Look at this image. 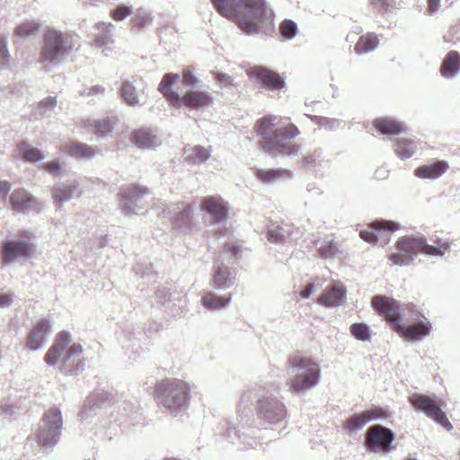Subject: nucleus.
I'll return each mask as SVG.
<instances>
[{
  "mask_svg": "<svg viewBox=\"0 0 460 460\" xmlns=\"http://www.w3.org/2000/svg\"><path fill=\"white\" fill-rule=\"evenodd\" d=\"M40 29V24L35 21H27L20 23L14 31V36L22 39L34 35Z\"/></svg>",
  "mask_w": 460,
  "mask_h": 460,
  "instance_id": "e433bc0d",
  "label": "nucleus"
},
{
  "mask_svg": "<svg viewBox=\"0 0 460 460\" xmlns=\"http://www.w3.org/2000/svg\"><path fill=\"white\" fill-rule=\"evenodd\" d=\"M409 402L416 410L422 411L429 418L441 424L446 429H452L450 421L441 410L442 401L425 394H413L409 397Z\"/></svg>",
  "mask_w": 460,
  "mask_h": 460,
  "instance_id": "1a4fd4ad",
  "label": "nucleus"
},
{
  "mask_svg": "<svg viewBox=\"0 0 460 460\" xmlns=\"http://www.w3.org/2000/svg\"><path fill=\"white\" fill-rule=\"evenodd\" d=\"M440 7V0H428V13L432 14L436 13Z\"/></svg>",
  "mask_w": 460,
  "mask_h": 460,
  "instance_id": "6e6d98bb",
  "label": "nucleus"
},
{
  "mask_svg": "<svg viewBox=\"0 0 460 460\" xmlns=\"http://www.w3.org/2000/svg\"><path fill=\"white\" fill-rule=\"evenodd\" d=\"M11 301H12L11 295H8V294L0 295V307L8 305Z\"/></svg>",
  "mask_w": 460,
  "mask_h": 460,
  "instance_id": "13d9d810",
  "label": "nucleus"
},
{
  "mask_svg": "<svg viewBox=\"0 0 460 460\" xmlns=\"http://www.w3.org/2000/svg\"><path fill=\"white\" fill-rule=\"evenodd\" d=\"M460 68V54L457 51H450L444 58L440 72L446 77L456 75Z\"/></svg>",
  "mask_w": 460,
  "mask_h": 460,
  "instance_id": "cd10ccee",
  "label": "nucleus"
},
{
  "mask_svg": "<svg viewBox=\"0 0 460 460\" xmlns=\"http://www.w3.org/2000/svg\"><path fill=\"white\" fill-rule=\"evenodd\" d=\"M256 178L263 183H272L280 180L292 178V172L288 169H258Z\"/></svg>",
  "mask_w": 460,
  "mask_h": 460,
  "instance_id": "393cba45",
  "label": "nucleus"
},
{
  "mask_svg": "<svg viewBox=\"0 0 460 460\" xmlns=\"http://www.w3.org/2000/svg\"><path fill=\"white\" fill-rule=\"evenodd\" d=\"M371 4L379 12L387 11L391 5L389 0H372Z\"/></svg>",
  "mask_w": 460,
  "mask_h": 460,
  "instance_id": "3c124183",
  "label": "nucleus"
},
{
  "mask_svg": "<svg viewBox=\"0 0 460 460\" xmlns=\"http://www.w3.org/2000/svg\"><path fill=\"white\" fill-rule=\"evenodd\" d=\"M345 294V290L337 286L326 289L318 298V303L325 306L338 305Z\"/></svg>",
  "mask_w": 460,
  "mask_h": 460,
  "instance_id": "c756f323",
  "label": "nucleus"
},
{
  "mask_svg": "<svg viewBox=\"0 0 460 460\" xmlns=\"http://www.w3.org/2000/svg\"><path fill=\"white\" fill-rule=\"evenodd\" d=\"M73 48L72 35L54 29H48L44 34L40 59L50 63L55 62L71 52Z\"/></svg>",
  "mask_w": 460,
  "mask_h": 460,
  "instance_id": "6e6552de",
  "label": "nucleus"
},
{
  "mask_svg": "<svg viewBox=\"0 0 460 460\" xmlns=\"http://www.w3.org/2000/svg\"><path fill=\"white\" fill-rule=\"evenodd\" d=\"M61 423V414L58 409H50L46 412L38 434V439L42 446H51L58 442Z\"/></svg>",
  "mask_w": 460,
  "mask_h": 460,
  "instance_id": "f8f14e48",
  "label": "nucleus"
},
{
  "mask_svg": "<svg viewBox=\"0 0 460 460\" xmlns=\"http://www.w3.org/2000/svg\"><path fill=\"white\" fill-rule=\"evenodd\" d=\"M449 169V164L444 160H438L430 164H422L414 170V175L420 179L436 180Z\"/></svg>",
  "mask_w": 460,
  "mask_h": 460,
  "instance_id": "aec40b11",
  "label": "nucleus"
},
{
  "mask_svg": "<svg viewBox=\"0 0 460 460\" xmlns=\"http://www.w3.org/2000/svg\"><path fill=\"white\" fill-rule=\"evenodd\" d=\"M9 54L6 49L4 40L0 39V64L4 65L8 62Z\"/></svg>",
  "mask_w": 460,
  "mask_h": 460,
  "instance_id": "09e8293b",
  "label": "nucleus"
},
{
  "mask_svg": "<svg viewBox=\"0 0 460 460\" xmlns=\"http://www.w3.org/2000/svg\"><path fill=\"white\" fill-rule=\"evenodd\" d=\"M154 398L159 405L177 410L189 401L190 386L181 379H163L155 385Z\"/></svg>",
  "mask_w": 460,
  "mask_h": 460,
  "instance_id": "39448f33",
  "label": "nucleus"
},
{
  "mask_svg": "<svg viewBox=\"0 0 460 460\" xmlns=\"http://www.w3.org/2000/svg\"><path fill=\"white\" fill-rule=\"evenodd\" d=\"M366 440L367 447L372 451L389 452L394 434L389 429L376 425L367 430Z\"/></svg>",
  "mask_w": 460,
  "mask_h": 460,
  "instance_id": "2eb2a0df",
  "label": "nucleus"
},
{
  "mask_svg": "<svg viewBox=\"0 0 460 460\" xmlns=\"http://www.w3.org/2000/svg\"><path fill=\"white\" fill-rule=\"evenodd\" d=\"M83 352V348L80 344H72L66 351V358H70L75 356H78Z\"/></svg>",
  "mask_w": 460,
  "mask_h": 460,
  "instance_id": "603ef678",
  "label": "nucleus"
},
{
  "mask_svg": "<svg viewBox=\"0 0 460 460\" xmlns=\"http://www.w3.org/2000/svg\"><path fill=\"white\" fill-rule=\"evenodd\" d=\"M261 148L270 155H292L297 154L300 150V145L294 143H280L278 140L273 143H262Z\"/></svg>",
  "mask_w": 460,
  "mask_h": 460,
  "instance_id": "5701e85b",
  "label": "nucleus"
},
{
  "mask_svg": "<svg viewBox=\"0 0 460 460\" xmlns=\"http://www.w3.org/2000/svg\"><path fill=\"white\" fill-rule=\"evenodd\" d=\"M43 169L51 174L58 175L61 169V164L58 160H53L45 164Z\"/></svg>",
  "mask_w": 460,
  "mask_h": 460,
  "instance_id": "de8ad7c7",
  "label": "nucleus"
},
{
  "mask_svg": "<svg viewBox=\"0 0 460 460\" xmlns=\"http://www.w3.org/2000/svg\"><path fill=\"white\" fill-rule=\"evenodd\" d=\"M22 240H7L1 244V260L4 264L13 263L19 258H30L33 254V244L30 243L31 234L22 231Z\"/></svg>",
  "mask_w": 460,
  "mask_h": 460,
  "instance_id": "9d476101",
  "label": "nucleus"
},
{
  "mask_svg": "<svg viewBox=\"0 0 460 460\" xmlns=\"http://www.w3.org/2000/svg\"><path fill=\"white\" fill-rule=\"evenodd\" d=\"M96 27L99 30H102L103 31L109 32L112 27L111 23H106V22H99Z\"/></svg>",
  "mask_w": 460,
  "mask_h": 460,
  "instance_id": "052dcab7",
  "label": "nucleus"
},
{
  "mask_svg": "<svg viewBox=\"0 0 460 460\" xmlns=\"http://www.w3.org/2000/svg\"><path fill=\"white\" fill-rule=\"evenodd\" d=\"M69 342L70 334L66 331L59 332L56 335L53 344L50 346V348L45 354V362L49 365L57 364L65 348L67 346Z\"/></svg>",
  "mask_w": 460,
  "mask_h": 460,
  "instance_id": "412c9836",
  "label": "nucleus"
},
{
  "mask_svg": "<svg viewBox=\"0 0 460 460\" xmlns=\"http://www.w3.org/2000/svg\"><path fill=\"white\" fill-rule=\"evenodd\" d=\"M111 41L112 40L108 34H103V35L96 36L94 39L93 44L95 47L101 48V47L108 45Z\"/></svg>",
  "mask_w": 460,
  "mask_h": 460,
  "instance_id": "8fccbe9b",
  "label": "nucleus"
},
{
  "mask_svg": "<svg viewBox=\"0 0 460 460\" xmlns=\"http://www.w3.org/2000/svg\"><path fill=\"white\" fill-rule=\"evenodd\" d=\"M17 155L29 163H36L44 158L42 152L31 146L27 142H21L16 146Z\"/></svg>",
  "mask_w": 460,
  "mask_h": 460,
  "instance_id": "c85d7f7f",
  "label": "nucleus"
},
{
  "mask_svg": "<svg viewBox=\"0 0 460 460\" xmlns=\"http://www.w3.org/2000/svg\"><path fill=\"white\" fill-rule=\"evenodd\" d=\"M10 203L12 208L16 212L25 213L31 208L38 210L40 208L36 199L24 189L15 190L11 195Z\"/></svg>",
  "mask_w": 460,
  "mask_h": 460,
  "instance_id": "6ab92c4d",
  "label": "nucleus"
},
{
  "mask_svg": "<svg viewBox=\"0 0 460 460\" xmlns=\"http://www.w3.org/2000/svg\"><path fill=\"white\" fill-rule=\"evenodd\" d=\"M131 13V9L126 5L118 6L111 14L114 21H122Z\"/></svg>",
  "mask_w": 460,
  "mask_h": 460,
  "instance_id": "37998d69",
  "label": "nucleus"
},
{
  "mask_svg": "<svg viewBox=\"0 0 460 460\" xmlns=\"http://www.w3.org/2000/svg\"><path fill=\"white\" fill-rule=\"evenodd\" d=\"M225 247L227 252H232L234 255H237L240 251L239 246L233 243H226Z\"/></svg>",
  "mask_w": 460,
  "mask_h": 460,
  "instance_id": "bf43d9fd",
  "label": "nucleus"
},
{
  "mask_svg": "<svg viewBox=\"0 0 460 460\" xmlns=\"http://www.w3.org/2000/svg\"><path fill=\"white\" fill-rule=\"evenodd\" d=\"M182 80L184 84L192 86L198 83V79L190 69H184L182 72Z\"/></svg>",
  "mask_w": 460,
  "mask_h": 460,
  "instance_id": "49530a36",
  "label": "nucleus"
},
{
  "mask_svg": "<svg viewBox=\"0 0 460 460\" xmlns=\"http://www.w3.org/2000/svg\"><path fill=\"white\" fill-rule=\"evenodd\" d=\"M288 367L300 372L288 382L292 392L305 391L318 384L320 367L311 358L293 355L288 358Z\"/></svg>",
  "mask_w": 460,
  "mask_h": 460,
  "instance_id": "423d86ee",
  "label": "nucleus"
},
{
  "mask_svg": "<svg viewBox=\"0 0 460 460\" xmlns=\"http://www.w3.org/2000/svg\"><path fill=\"white\" fill-rule=\"evenodd\" d=\"M230 275L226 267L223 265L217 266L212 277L213 285L219 288H229L232 285Z\"/></svg>",
  "mask_w": 460,
  "mask_h": 460,
  "instance_id": "72a5a7b5",
  "label": "nucleus"
},
{
  "mask_svg": "<svg viewBox=\"0 0 460 460\" xmlns=\"http://www.w3.org/2000/svg\"><path fill=\"white\" fill-rule=\"evenodd\" d=\"M224 17L234 21L247 34L259 32L265 23L268 12L264 0H211Z\"/></svg>",
  "mask_w": 460,
  "mask_h": 460,
  "instance_id": "f257e3e1",
  "label": "nucleus"
},
{
  "mask_svg": "<svg viewBox=\"0 0 460 460\" xmlns=\"http://www.w3.org/2000/svg\"><path fill=\"white\" fill-rule=\"evenodd\" d=\"M317 251L323 259L332 258L341 252L338 243L333 240L324 241L318 246Z\"/></svg>",
  "mask_w": 460,
  "mask_h": 460,
  "instance_id": "58836bf2",
  "label": "nucleus"
},
{
  "mask_svg": "<svg viewBox=\"0 0 460 460\" xmlns=\"http://www.w3.org/2000/svg\"><path fill=\"white\" fill-rule=\"evenodd\" d=\"M394 151L402 159L410 158L416 151V145L411 139L399 138L395 141Z\"/></svg>",
  "mask_w": 460,
  "mask_h": 460,
  "instance_id": "473e14b6",
  "label": "nucleus"
},
{
  "mask_svg": "<svg viewBox=\"0 0 460 460\" xmlns=\"http://www.w3.org/2000/svg\"><path fill=\"white\" fill-rule=\"evenodd\" d=\"M132 142L138 147L149 148L156 143L155 136L145 129L136 130L131 137Z\"/></svg>",
  "mask_w": 460,
  "mask_h": 460,
  "instance_id": "2f4dec72",
  "label": "nucleus"
},
{
  "mask_svg": "<svg viewBox=\"0 0 460 460\" xmlns=\"http://www.w3.org/2000/svg\"><path fill=\"white\" fill-rule=\"evenodd\" d=\"M350 333L359 341H368L370 339L369 327L363 323H353L350 328Z\"/></svg>",
  "mask_w": 460,
  "mask_h": 460,
  "instance_id": "ea45409f",
  "label": "nucleus"
},
{
  "mask_svg": "<svg viewBox=\"0 0 460 460\" xmlns=\"http://www.w3.org/2000/svg\"><path fill=\"white\" fill-rule=\"evenodd\" d=\"M186 159L192 164L205 162L210 156V151L205 147L196 146L185 149Z\"/></svg>",
  "mask_w": 460,
  "mask_h": 460,
  "instance_id": "c9c22d12",
  "label": "nucleus"
},
{
  "mask_svg": "<svg viewBox=\"0 0 460 460\" xmlns=\"http://www.w3.org/2000/svg\"><path fill=\"white\" fill-rule=\"evenodd\" d=\"M229 77L224 74H218L217 75V79L219 81V82H225L226 79H228Z\"/></svg>",
  "mask_w": 460,
  "mask_h": 460,
  "instance_id": "680f3d73",
  "label": "nucleus"
},
{
  "mask_svg": "<svg viewBox=\"0 0 460 460\" xmlns=\"http://www.w3.org/2000/svg\"><path fill=\"white\" fill-rule=\"evenodd\" d=\"M378 44L377 35L375 32H367L359 37L355 44L354 50L358 55L366 54L376 49Z\"/></svg>",
  "mask_w": 460,
  "mask_h": 460,
  "instance_id": "bb28decb",
  "label": "nucleus"
},
{
  "mask_svg": "<svg viewBox=\"0 0 460 460\" xmlns=\"http://www.w3.org/2000/svg\"><path fill=\"white\" fill-rule=\"evenodd\" d=\"M51 328L50 322L42 318L39 320L31 329L26 339V347L36 350L44 343L48 333Z\"/></svg>",
  "mask_w": 460,
  "mask_h": 460,
  "instance_id": "f3484780",
  "label": "nucleus"
},
{
  "mask_svg": "<svg viewBox=\"0 0 460 460\" xmlns=\"http://www.w3.org/2000/svg\"><path fill=\"white\" fill-rule=\"evenodd\" d=\"M120 96L128 105L134 106L138 103L136 89L128 81L123 83L120 89Z\"/></svg>",
  "mask_w": 460,
  "mask_h": 460,
  "instance_id": "4c0bfd02",
  "label": "nucleus"
},
{
  "mask_svg": "<svg viewBox=\"0 0 460 460\" xmlns=\"http://www.w3.org/2000/svg\"><path fill=\"white\" fill-rule=\"evenodd\" d=\"M78 183L74 182L71 185H65L60 187H55L52 190V196L55 202L62 204L65 201L69 200L75 190L77 189Z\"/></svg>",
  "mask_w": 460,
  "mask_h": 460,
  "instance_id": "f704fd0d",
  "label": "nucleus"
},
{
  "mask_svg": "<svg viewBox=\"0 0 460 460\" xmlns=\"http://www.w3.org/2000/svg\"><path fill=\"white\" fill-rule=\"evenodd\" d=\"M247 75L268 90L279 91L285 85L284 79L278 73L264 66H252L247 71Z\"/></svg>",
  "mask_w": 460,
  "mask_h": 460,
  "instance_id": "4468645a",
  "label": "nucleus"
},
{
  "mask_svg": "<svg viewBox=\"0 0 460 460\" xmlns=\"http://www.w3.org/2000/svg\"><path fill=\"white\" fill-rule=\"evenodd\" d=\"M371 306L378 315L384 317L390 328L395 332L401 321L400 303L393 297L386 296H375L371 300Z\"/></svg>",
  "mask_w": 460,
  "mask_h": 460,
  "instance_id": "9b49d317",
  "label": "nucleus"
},
{
  "mask_svg": "<svg viewBox=\"0 0 460 460\" xmlns=\"http://www.w3.org/2000/svg\"><path fill=\"white\" fill-rule=\"evenodd\" d=\"M450 245L451 243L447 240L437 239L432 245L428 244L422 237L404 235L397 239L394 252L388 258L393 265H408L420 252L429 256H442L449 250Z\"/></svg>",
  "mask_w": 460,
  "mask_h": 460,
  "instance_id": "f03ea898",
  "label": "nucleus"
},
{
  "mask_svg": "<svg viewBox=\"0 0 460 460\" xmlns=\"http://www.w3.org/2000/svg\"><path fill=\"white\" fill-rule=\"evenodd\" d=\"M386 417V411L381 407H374L350 416L344 423V429L349 432L362 429L371 420Z\"/></svg>",
  "mask_w": 460,
  "mask_h": 460,
  "instance_id": "dca6fc26",
  "label": "nucleus"
},
{
  "mask_svg": "<svg viewBox=\"0 0 460 460\" xmlns=\"http://www.w3.org/2000/svg\"><path fill=\"white\" fill-rule=\"evenodd\" d=\"M280 31L287 39L293 38L297 32L296 24L291 20H285L280 23Z\"/></svg>",
  "mask_w": 460,
  "mask_h": 460,
  "instance_id": "a19ab883",
  "label": "nucleus"
},
{
  "mask_svg": "<svg viewBox=\"0 0 460 460\" xmlns=\"http://www.w3.org/2000/svg\"><path fill=\"white\" fill-rule=\"evenodd\" d=\"M293 225H287L286 228L279 226H274L267 232V240L272 243H284L292 234Z\"/></svg>",
  "mask_w": 460,
  "mask_h": 460,
  "instance_id": "7c9ffc66",
  "label": "nucleus"
},
{
  "mask_svg": "<svg viewBox=\"0 0 460 460\" xmlns=\"http://www.w3.org/2000/svg\"><path fill=\"white\" fill-rule=\"evenodd\" d=\"M148 191L146 188L134 186L129 192L127 194L129 199H134L141 194H146Z\"/></svg>",
  "mask_w": 460,
  "mask_h": 460,
  "instance_id": "864d4df0",
  "label": "nucleus"
},
{
  "mask_svg": "<svg viewBox=\"0 0 460 460\" xmlns=\"http://www.w3.org/2000/svg\"><path fill=\"white\" fill-rule=\"evenodd\" d=\"M405 460H416V459H412V458H407V459H405Z\"/></svg>",
  "mask_w": 460,
  "mask_h": 460,
  "instance_id": "0e129e2a",
  "label": "nucleus"
},
{
  "mask_svg": "<svg viewBox=\"0 0 460 460\" xmlns=\"http://www.w3.org/2000/svg\"><path fill=\"white\" fill-rule=\"evenodd\" d=\"M46 102H49L50 106H54L56 103V100L49 98V99L46 100Z\"/></svg>",
  "mask_w": 460,
  "mask_h": 460,
  "instance_id": "e2e57ef3",
  "label": "nucleus"
},
{
  "mask_svg": "<svg viewBox=\"0 0 460 460\" xmlns=\"http://www.w3.org/2000/svg\"><path fill=\"white\" fill-rule=\"evenodd\" d=\"M253 130L262 140L260 142L268 143L278 139L290 140L300 135L299 128L291 122L289 118L266 115L257 119Z\"/></svg>",
  "mask_w": 460,
  "mask_h": 460,
  "instance_id": "7ed1b4c3",
  "label": "nucleus"
},
{
  "mask_svg": "<svg viewBox=\"0 0 460 460\" xmlns=\"http://www.w3.org/2000/svg\"><path fill=\"white\" fill-rule=\"evenodd\" d=\"M200 208L208 213L214 222L226 220L228 208L221 197L209 196L202 199Z\"/></svg>",
  "mask_w": 460,
  "mask_h": 460,
  "instance_id": "a211bd4d",
  "label": "nucleus"
},
{
  "mask_svg": "<svg viewBox=\"0 0 460 460\" xmlns=\"http://www.w3.org/2000/svg\"><path fill=\"white\" fill-rule=\"evenodd\" d=\"M179 78L180 76L177 74H166L158 85V91L173 107L179 108L183 105L197 110L212 103V97L204 91H188L182 97H180L172 88Z\"/></svg>",
  "mask_w": 460,
  "mask_h": 460,
  "instance_id": "20e7f679",
  "label": "nucleus"
},
{
  "mask_svg": "<svg viewBox=\"0 0 460 460\" xmlns=\"http://www.w3.org/2000/svg\"><path fill=\"white\" fill-rule=\"evenodd\" d=\"M373 126L384 135H400L405 130L404 125L391 118H379L373 121Z\"/></svg>",
  "mask_w": 460,
  "mask_h": 460,
  "instance_id": "b1692460",
  "label": "nucleus"
},
{
  "mask_svg": "<svg viewBox=\"0 0 460 460\" xmlns=\"http://www.w3.org/2000/svg\"><path fill=\"white\" fill-rule=\"evenodd\" d=\"M314 289V284H308L300 293L302 298H308Z\"/></svg>",
  "mask_w": 460,
  "mask_h": 460,
  "instance_id": "4d7b16f0",
  "label": "nucleus"
},
{
  "mask_svg": "<svg viewBox=\"0 0 460 460\" xmlns=\"http://www.w3.org/2000/svg\"><path fill=\"white\" fill-rule=\"evenodd\" d=\"M60 149L76 158H91L97 153L96 148L74 140L64 144Z\"/></svg>",
  "mask_w": 460,
  "mask_h": 460,
  "instance_id": "4be33fe9",
  "label": "nucleus"
},
{
  "mask_svg": "<svg viewBox=\"0 0 460 460\" xmlns=\"http://www.w3.org/2000/svg\"><path fill=\"white\" fill-rule=\"evenodd\" d=\"M11 190L10 182L6 181H0V195L4 200H6L7 194Z\"/></svg>",
  "mask_w": 460,
  "mask_h": 460,
  "instance_id": "5fc2aeb1",
  "label": "nucleus"
},
{
  "mask_svg": "<svg viewBox=\"0 0 460 460\" xmlns=\"http://www.w3.org/2000/svg\"><path fill=\"white\" fill-rule=\"evenodd\" d=\"M191 221V208L190 206H187L184 209L180 212L175 217V224L177 226L181 225H189Z\"/></svg>",
  "mask_w": 460,
  "mask_h": 460,
  "instance_id": "79ce46f5",
  "label": "nucleus"
},
{
  "mask_svg": "<svg viewBox=\"0 0 460 460\" xmlns=\"http://www.w3.org/2000/svg\"><path fill=\"white\" fill-rule=\"evenodd\" d=\"M110 131H111V125L107 120L100 121L93 127V133L99 136H103Z\"/></svg>",
  "mask_w": 460,
  "mask_h": 460,
  "instance_id": "c03bdc74",
  "label": "nucleus"
},
{
  "mask_svg": "<svg viewBox=\"0 0 460 460\" xmlns=\"http://www.w3.org/2000/svg\"><path fill=\"white\" fill-rule=\"evenodd\" d=\"M402 311L407 320L416 321L417 323L408 325H403L401 323L397 326L395 332L410 341H420L429 335L432 324L415 305L411 303L406 304Z\"/></svg>",
  "mask_w": 460,
  "mask_h": 460,
  "instance_id": "0eeeda50",
  "label": "nucleus"
},
{
  "mask_svg": "<svg viewBox=\"0 0 460 460\" xmlns=\"http://www.w3.org/2000/svg\"><path fill=\"white\" fill-rule=\"evenodd\" d=\"M232 300V296H219L214 292H205L201 303L208 310H220L226 307Z\"/></svg>",
  "mask_w": 460,
  "mask_h": 460,
  "instance_id": "a878e982",
  "label": "nucleus"
},
{
  "mask_svg": "<svg viewBox=\"0 0 460 460\" xmlns=\"http://www.w3.org/2000/svg\"><path fill=\"white\" fill-rule=\"evenodd\" d=\"M399 229V225L391 220L377 219L372 222L368 229L361 230L359 236L364 241L376 244L378 243H386L390 235Z\"/></svg>",
  "mask_w": 460,
  "mask_h": 460,
  "instance_id": "ddd939ff",
  "label": "nucleus"
},
{
  "mask_svg": "<svg viewBox=\"0 0 460 460\" xmlns=\"http://www.w3.org/2000/svg\"><path fill=\"white\" fill-rule=\"evenodd\" d=\"M149 15L147 13L137 14L132 20L131 24L136 28H143L149 22Z\"/></svg>",
  "mask_w": 460,
  "mask_h": 460,
  "instance_id": "a18cd8bd",
  "label": "nucleus"
}]
</instances>
